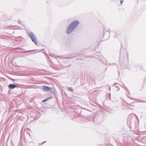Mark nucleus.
Returning <instances> with one entry per match:
<instances>
[{
    "instance_id": "5",
    "label": "nucleus",
    "mask_w": 146,
    "mask_h": 146,
    "mask_svg": "<svg viewBox=\"0 0 146 146\" xmlns=\"http://www.w3.org/2000/svg\"><path fill=\"white\" fill-rule=\"evenodd\" d=\"M68 90L71 91H72L73 90V88L71 87H69L68 88Z\"/></svg>"
},
{
    "instance_id": "4",
    "label": "nucleus",
    "mask_w": 146,
    "mask_h": 146,
    "mask_svg": "<svg viewBox=\"0 0 146 146\" xmlns=\"http://www.w3.org/2000/svg\"><path fill=\"white\" fill-rule=\"evenodd\" d=\"M16 87V85L13 84H10L9 85V87L10 89H13Z\"/></svg>"
},
{
    "instance_id": "6",
    "label": "nucleus",
    "mask_w": 146,
    "mask_h": 146,
    "mask_svg": "<svg viewBox=\"0 0 146 146\" xmlns=\"http://www.w3.org/2000/svg\"><path fill=\"white\" fill-rule=\"evenodd\" d=\"M48 99H49V98H47L46 99H45L44 100H43L42 101V102H45L46 101H47L48 100Z\"/></svg>"
},
{
    "instance_id": "3",
    "label": "nucleus",
    "mask_w": 146,
    "mask_h": 146,
    "mask_svg": "<svg viewBox=\"0 0 146 146\" xmlns=\"http://www.w3.org/2000/svg\"><path fill=\"white\" fill-rule=\"evenodd\" d=\"M52 89L51 87H49L48 86H44L42 87L43 90L45 92H48L50 91Z\"/></svg>"
},
{
    "instance_id": "8",
    "label": "nucleus",
    "mask_w": 146,
    "mask_h": 146,
    "mask_svg": "<svg viewBox=\"0 0 146 146\" xmlns=\"http://www.w3.org/2000/svg\"><path fill=\"white\" fill-rule=\"evenodd\" d=\"M123 2V1H122L121 0H120V3L121 4H122V3Z\"/></svg>"
},
{
    "instance_id": "2",
    "label": "nucleus",
    "mask_w": 146,
    "mask_h": 146,
    "mask_svg": "<svg viewBox=\"0 0 146 146\" xmlns=\"http://www.w3.org/2000/svg\"><path fill=\"white\" fill-rule=\"evenodd\" d=\"M29 36L32 40L34 42L36 45H38V42L35 35L33 33H30L29 34Z\"/></svg>"
},
{
    "instance_id": "7",
    "label": "nucleus",
    "mask_w": 146,
    "mask_h": 146,
    "mask_svg": "<svg viewBox=\"0 0 146 146\" xmlns=\"http://www.w3.org/2000/svg\"><path fill=\"white\" fill-rule=\"evenodd\" d=\"M18 23L19 24H21V21H20V20H19L18 21Z\"/></svg>"
},
{
    "instance_id": "1",
    "label": "nucleus",
    "mask_w": 146,
    "mask_h": 146,
    "mask_svg": "<svg viewBox=\"0 0 146 146\" xmlns=\"http://www.w3.org/2000/svg\"><path fill=\"white\" fill-rule=\"evenodd\" d=\"M78 20H74L71 22L68 26L66 32L67 35H69L72 33L79 24Z\"/></svg>"
}]
</instances>
